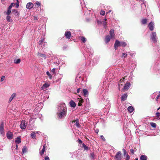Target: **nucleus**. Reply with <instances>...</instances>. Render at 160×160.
<instances>
[{
  "label": "nucleus",
  "mask_w": 160,
  "mask_h": 160,
  "mask_svg": "<svg viewBox=\"0 0 160 160\" xmlns=\"http://www.w3.org/2000/svg\"><path fill=\"white\" fill-rule=\"evenodd\" d=\"M67 109L65 104L61 102L58 105L57 112H67Z\"/></svg>",
  "instance_id": "1"
},
{
  "label": "nucleus",
  "mask_w": 160,
  "mask_h": 160,
  "mask_svg": "<svg viewBox=\"0 0 160 160\" xmlns=\"http://www.w3.org/2000/svg\"><path fill=\"white\" fill-rule=\"evenodd\" d=\"M127 45V43L124 41H119L118 40H116L114 44V48L115 50L117 49L118 47L122 46L125 47Z\"/></svg>",
  "instance_id": "2"
},
{
  "label": "nucleus",
  "mask_w": 160,
  "mask_h": 160,
  "mask_svg": "<svg viewBox=\"0 0 160 160\" xmlns=\"http://www.w3.org/2000/svg\"><path fill=\"white\" fill-rule=\"evenodd\" d=\"M67 112H57V118L59 120L64 119L67 115Z\"/></svg>",
  "instance_id": "3"
},
{
  "label": "nucleus",
  "mask_w": 160,
  "mask_h": 160,
  "mask_svg": "<svg viewBox=\"0 0 160 160\" xmlns=\"http://www.w3.org/2000/svg\"><path fill=\"white\" fill-rule=\"evenodd\" d=\"M150 39L154 43H156L157 42V36L155 32H152L150 36Z\"/></svg>",
  "instance_id": "4"
},
{
  "label": "nucleus",
  "mask_w": 160,
  "mask_h": 160,
  "mask_svg": "<svg viewBox=\"0 0 160 160\" xmlns=\"http://www.w3.org/2000/svg\"><path fill=\"white\" fill-rule=\"evenodd\" d=\"M115 160H121L122 158V154L121 151L118 152L114 156Z\"/></svg>",
  "instance_id": "5"
},
{
  "label": "nucleus",
  "mask_w": 160,
  "mask_h": 160,
  "mask_svg": "<svg viewBox=\"0 0 160 160\" xmlns=\"http://www.w3.org/2000/svg\"><path fill=\"white\" fill-rule=\"evenodd\" d=\"M28 124V122L26 121L23 120L21 121V123L20 125V127L21 129H25Z\"/></svg>",
  "instance_id": "6"
},
{
  "label": "nucleus",
  "mask_w": 160,
  "mask_h": 160,
  "mask_svg": "<svg viewBox=\"0 0 160 160\" xmlns=\"http://www.w3.org/2000/svg\"><path fill=\"white\" fill-rule=\"evenodd\" d=\"M4 130V122H2L0 125V134L2 135L5 134Z\"/></svg>",
  "instance_id": "7"
},
{
  "label": "nucleus",
  "mask_w": 160,
  "mask_h": 160,
  "mask_svg": "<svg viewBox=\"0 0 160 160\" xmlns=\"http://www.w3.org/2000/svg\"><path fill=\"white\" fill-rule=\"evenodd\" d=\"M6 136L8 139L11 140L13 138V134L12 132L8 131L7 133Z\"/></svg>",
  "instance_id": "8"
},
{
  "label": "nucleus",
  "mask_w": 160,
  "mask_h": 160,
  "mask_svg": "<svg viewBox=\"0 0 160 160\" xmlns=\"http://www.w3.org/2000/svg\"><path fill=\"white\" fill-rule=\"evenodd\" d=\"M154 23L152 22H150L148 25V27L150 31H152L154 29Z\"/></svg>",
  "instance_id": "9"
},
{
  "label": "nucleus",
  "mask_w": 160,
  "mask_h": 160,
  "mask_svg": "<svg viewBox=\"0 0 160 160\" xmlns=\"http://www.w3.org/2000/svg\"><path fill=\"white\" fill-rule=\"evenodd\" d=\"M131 85L130 83L127 82L126 83L123 87V89L125 90H127L129 89Z\"/></svg>",
  "instance_id": "10"
},
{
  "label": "nucleus",
  "mask_w": 160,
  "mask_h": 160,
  "mask_svg": "<svg viewBox=\"0 0 160 160\" xmlns=\"http://www.w3.org/2000/svg\"><path fill=\"white\" fill-rule=\"evenodd\" d=\"M82 94L86 98H88V91L87 89H84L82 90Z\"/></svg>",
  "instance_id": "11"
},
{
  "label": "nucleus",
  "mask_w": 160,
  "mask_h": 160,
  "mask_svg": "<svg viewBox=\"0 0 160 160\" xmlns=\"http://www.w3.org/2000/svg\"><path fill=\"white\" fill-rule=\"evenodd\" d=\"M37 55L39 57L43 58L44 59H46L47 58V56L45 54L41 53L39 52L38 53Z\"/></svg>",
  "instance_id": "12"
},
{
  "label": "nucleus",
  "mask_w": 160,
  "mask_h": 160,
  "mask_svg": "<svg viewBox=\"0 0 160 160\" xmlns=\"http://www.w3.org/2000/svg\"><path fill=\"white\" fill-rule=\"evenodd\" d=\"M33 6V4L31 2H28L26 5V7L28 9H30L32 8Z\"/></svg>",
  "instance_id": "13"
},
{
  "label": "nucleus",
  "mask_w": 160,
  "mask_h": 160,
  "mask_svg": "<svg viewBox=\"0 0 160 160\" xmlns=\"http://www.w3.org/2000/svg\"><path fill=\"white\" fill-rule=\"evenodd\" d=\"M65 35L67 38H70L71 37V33L70 31H66L65 33Z\"/></svg>",
  "instance_id": "14"
},
{
  "label": "nucleus",
  "mask_w": 160,
  "mask_h": 160,
  "mask_svg": "<svg viewBox=\"0 0 160 160\" xmlns=\"http://www.w3.org/2000/svg\"><path fill=\"white\" fill-rule=\"evenodd\" d=\"M12 13L17 16H19V14L17 9H14L12 10Z\"/></svg>",
  "instance_id": "15"
},
{
  "label": "nucleus",
  "mask_w": 160,
  "mask_h": 160,
  "mask_svg": "<svg viewBox=\"0 0 160 160\" xmlns=\"http://www.w3.org/2000/svg\"><path fill=\"white\" fill-rule=\"evenodd\" d=\"M53 62L54 64L57 65H58L60 63L59 60L57 57L54 58Z\"/></svg>",
  "instance_id": "16"
},
{
  "label": "nucleus",
  "mask_w": 160,
  "mask_h": 160,
  "mask_svg": "<svg viewBox=\"0 0 160 160\" xmlns=\"http://www.w3.org/2000/svg\"><path fill=\"white\" fill-rule=\"evenodd\" d=\"M49 84L48 83H45L41 87V89L42 90L45 89L47 88H48L49 87Z\"/></svg>",
  "instance_id": "17"
},
{
  "label": "nucleus",
  "mask_w": 160,
  "mask_h": 160,
  "mask_svg": "<svg viewBox=\"0 0 160 160\" xmlns=\"http://www.w3.org/2000/svg\"><path fill=\"white\" fill-rule=\"evenodd\" d=\"M128 94L127 93H124V94L122 95L121 96V100L122 101H124L127 98Z\"/></svg>",
  "instance_id": "18"
},
{
  "label": "nucleus",
  "mask_w": 160,
  "mask_h": 160,
  "mask_svg": "<svg viewBox=\"0 0 160 160\" xmlns=\"http://www.w3.org/2000/svg\"><path fill=\"white\" fill-rule=\"evenodd\" d=\"M111 37L109 35H107L105 38V42L107 43L110 41Z\"/></svg>",
  "instance_id": "19"
},
{
  "label": "nucleus",
  "mask_w": 160,
  "mask_h": 160,
  "mask_svg": "<svg viewBox=\"0 0 160 160\" xmlns=\"http://www.w3.org/2000/svg\"><path fill=\"white\" fill-rule=\"evenodd\" d=\"M70 106L72 108H75L76 107V104L75 102L73 100H71L70 102Z\"/></svg>",
  "instance_id": "20"
},
{
  "label": "nucleus",
  "mask_w": 160,
  "mask_h": 160,
  "mask_svg": "<svg viewBox=\"0 0 160 160\" xmlns=\"http://www.w3.org/2000/svg\"><path fill=\"white\" fill-rule=\"evenodd\" d=\"M45 145L46 144L44 145L41 151L40 152V154L41 156H42L44 154V152L45 151Z\"/></svg>",
  "instance_id": "21"
},
{
  "label": "nucleus",
  "mask_w": 160,
  "mask_h": 160,
  "mask_svg": "<svg viewBox=\"0 0 160 160\" xmlns=\"http://www.w3.org/2000/svg\"><path fill=\"white\" fill-rule=\"evenodd\" d=\"M15 142L17 144H19L21 142L20 136L16 138Z\"/></svg>",
  "instance_id": "22"
},
{
  "label": "nucleus",
  "mask_w": 160,
  "mask_h": 160,
  "mask_svg": "<svg viewBox=\"0 0 160 160\" xmlns=\"http://www.w3.org/2000/svg\"><path fill=\"white\" fill-rule=\"evenodd\" d=\"M110 37L111 38H112L114 37V31L113 29H112L110 31Z\"/></svg>",
  "instance_id": "23"
},
{
  "label": "nucleus",
  "mask_w": 160,
  "mask_h": 160,
  "mask_svg": "<svg viewBox=\"0 0 160 160\" xmlns=\"http://www.w3.org/2000/svg\"><path fill=\"white\" fill-rule=\"evenodd\" d=\"M148 157L145 155H141L140 157V160H147Z\"/></svg>",
  "instance_id": "24"
},
{
  "label": "nucleus",
  "mask_w": 160,
  "mask_h": 160,
  "mask_svg": "<svg viewBox=\"0 0 160 160\" xmlns=\"http://www.w3.org/2000/svg\"><path fill=\"white\" fill-rule=\"evenodd\" d=\"M134 110V108L132 106H129L128 108V110L129 112H132Z\"/></svg>",
  "instance_id": "25"
},
{
  "label": "nucleus",
  "mask_w": 160,
  "mask_h": 160,
  "mask_svg": "<svg viewBox=\"0 0 160 160\" xmlns=\"http://www.w3.org/2000/svg\"><path fill=\"white\" fill-rule=\"evenodd\" d=\"M16 96V93H13L11 96L9 100H8V102H11L12 100L13 99L14 97H15Z\"/></svg>",
  "instance_id": "26"
},
{
  "label": "nucleus",
  "mask_w": 160,
  "mask_h": 160,
  "mask_svg": "<svg viewBox=\"0 0 160 160\" xmlns=\"http://www.w3.org/2000/svg\"><path fill=\"white\" fill-rule=\"evenodd\" d=\"M80 39V40L83 43L87 41L86 38L83 36H81Z\"/></svg>",
  "instance_id": "27"
},
{
  "label": "nucleus",
  "mask_w": 160,
  "mask_h": 160,
  "mask_svg": "<svg viewBox=\"0 0 160 160\" xmlns=\"http://www.w3.org/2000/svg\"><path fill=\"white\" fill-rule=\"evenodd\" d=\"M155 117H156L157 120H160V112H157L155 114Z\"/></svg>",
  "instance_id": "28"
},
{
  "label": "nucleus",
  "mask_w": 160,
  "mask_h": 160,
  "mask_svg": "<svg viewBox=\"0 0 160 160\" xmlns=\"http://www.w3.org/2000/svg\"><path fill=\"white\" fill-rule=\"evenodd\" d=\"M82 147L84 148V150L86 151H88L89 150V148L84 143L82 144Z\"/></svg>",
  "instance_id": "29"
},
{
  "label": "nucleus",
  "mask_w": 160,
  "mask_h": 160,
  "mask_svg": "<svg viewBox=\"0 0 160 160\" xmlns=\"http://www.w3.org/2000/svg\"><path fill=\"white\" fill-rule=\"evenodd\" d=\"M35 6L37 8H39L41 6V4L38 1H36L35 3Z\"/></svg>",
  "instance_id": "30"
},
{
  "label": "nucleus",
  "mask_w": 160,
  "mask_h": 160,
  "mask_svg": "<svg viewBox=\"0 0 160 160\" xmlns=\"http://www.w3.org/2000/svg\"><path fill=\"white\" fill-rule=\"evenodd\" d=\"M36 133L35 132H32L31 134V136L33 139L35 138H36Z\"/></svg>",
  "instance_id": "31"
},
{
  "label": "nucleus",
  "mask_w": 160,
  "mask_h": 160,
  "mask_svg": "<svg viewBox=\"0 0 160 160\" xmlns=\"http://www.w3.org/2000/svg\"><path fill=\"white\" fill-rule=\"evenodd\" d=\"M27 148L26 147L24 146L22 148V151L23 153L24 154L27 151Z\"/></svg>",
  "instance_id": "32"
},
{
  "label": "nucleus",
  "mask_w": 160,
  "mask_h": 160,
  "mask_svg": "<svg viewBox=\"0 0 160 160\" xmlns=\"http://www.w3.org/2000/svg\"><path fill=\"white\" fill-rule=\"evenodd\" d=\"M44 39V38L43 37H42L39 40L38 42V43L40 45L43 42Z\"/></svg>",
  "instance_id": "33"
},
{
  "label": "nucleus",
  "mask_w": 160,
  "mask_h": 160,
  "mask_svg": "<svg viewBox=\"0 0 160 160\" xmlns=\"http://www.w3.org/2000/svg\"><path fill=\"white\" fill-rule=\"evenodd\" d=\"M62 77V74H60L59 76V78L57 80H56V82H60L61 80Z\"/></svg>",
  "instance_id": "34"
},
{
  "label": "nucleus",
  "mask_w": 160,
  "mask_h": 160,
  "mask_svg": "<svg viewBox=\"0 0 160 160\" xmlns=\"http://www.w3.org/2000/svg\"><path fill=\"white\" fill-rule=\"evenodd\" d=\"M20 62L21 60L19 58L17 59H15L14 61V63L16 64L19 63Z\"/></svg>",
  "instance_id": "35"
},
{
  "label": "nucleus",
  "mask_w": 160,
  "mask_h": 160,
  "mask_svg": "<svg viewBox=\"0 0 160 160\" xmlns=\"http://www.w3.org/2000/svg\"><path fill=\"white\" fill-rule=\"evenodd\" d=\"M83 102V100L82 99H80L78 103V105L79 106H82V103Z\"/></svg>",
  "instance_id": "36"
},
{
  "label": "nucleus",
  "mask_w": 160,
  "mask_h": 160,
  "mask_svg": "<svg viewBox=\"0 0 160 160\" xmlns=\"http://www.w3.org/2000/svg\"><path fill=\"white\" fill-rule=\"evenodd\" d=\"M11 17L10 15H7L6 18L7 21L9 22H12V20L11 19Z\"/></svg>",
  "instance_id": "37"
},
{
  "label": "nucleus",
  "mask_w": 160,
  "mask_h": 160,
  "mask_svg": "<svg viewBox=\"0 0 160 160\" xmlns=\"http://www.w3.org/2000/svg\"><path fill=\"white\" fill-rule=\"evenodd\" d=\"M11 9L9 8H8V10L6 12V14L7 15H10L11 12Z\"/></svg>",
  "instance_id": "38"
},
{
  "label": "nucleus",
  "mask_w": 160,
  "mask_h": 160,
  "mask_svg": "<svg viewBox=\"0 0 160 160\" xmlns=\"http://www.w3.org/2000/svg\"><path fill=\"white\" fill-rule=\"evenodd\" d=\"M46 73L47 75L48 76L49 79H51L52 78V76L50 74L49 72L48 71L46 72Z\"/></svg>",
  "instance_id": "39"
},
{
  "label": "nucleus",
  "mask_w": 160,
  "mask_h": 160,
  "mask_svg": "<svg viewBox=\"0 0 160 160\" xmlns=\"http://www.w3.org/2000/svg\"><path fill=\"white\" fill-rule=\"evenodd\" d=\"M127 54L125 53H123L122 55V58H127Z\"/></svg>",
  "instance_id": "40"
},
{
  "label": "nucleus",
  "mask_w": 160,
  "mask_h": 160,
  "mask_svg": "<svg viewBox=\"0 0 160 160\" xmlns=\"http://www.w3.org/2000/svg\"><path fill=\"white\" fill-rule=\"evenodd\" d=\"M150 124L151 126L153 128H155L156 127V124L154 122H150Z\"/></svg>",
  "instance_id": "41"
},
{
  "label": "nucleus",
  "mask_w": 160,
  "mask_h": 160,
  "mask_svg": "<svg viewBox=\"0 0 160 160\" xmlns=\"http://www.w3.org/2000/svg\"><path fill=\"white\" fill-rule=\"evenodd\" d=\"M147 19L146 18L143 19L142 20V23L143 24H145L147 23Z\"/></svg>",
  "instance_id": "42"
},
{
  "label": "nucleus",
  "mask_w": 160,
  "mask_h": 160,
  "mask_svg": "<svg viewBox=\"0 0 160 160\" xmlns=\"http://www.w3.org/2000/svg\"><path fill=\"white\" fill-rule=\"evenodd\" d=\"M95 157V154L94 152H92L90 153V157L92 159H94Z\"/></svg>",
  "instance_id": "43"
},
{
  "label": "nucleus",
  "mask_w": 160,
  "mask_h": 160,
  "mask_svg": "<svg viewBox=\"0 0 160 160\" xmlns=\"http://www.w3.org/2000/svg\"><path fill=\"white\" fill-rule=\"evenodd\" d=\"M156 65L158 69L160 68V61H158V62H157Z\"/></svg>",
  "instance_id": "44"
},
{
  "label": "nucleus",
  "mask_w": 160,
  "mask_h": 160,
  "mask_svg": "<svg viewBox=\"0 0 160 160\" xmlns=\"http://www.w3.org/2000/svg\"><path fill=\"white\" fill-rule=\"evenodd\" d=\"M128 54L129 55H130V56L132 57H133V56H134L135 55L134 53L130 52H128Z\"/></svg>",
  "instance_id": "45"
},
{
  "label": "nucleus",
  "mask_w": 160,
  "mask_h": 160,
  "mask_svg": "<svg viewBox=\"0 0 160 160\" xmlns=\"http://www.w3.org/2000/svg\"><path fill=\"white\" fill-rule=\"evenodd\" d=\"M15 5V3H13V2H12V3L9 6V7H8L9 8H10L11 9L12 7L13 6H14Z\"/></svg>",
  "instance_id": "46"
},
{
  "label": "nucleus",
  "mask_w": 160,
  "mask_h": 160,
  "mask_svg": "<svg viewBox=\"0 0 160 160\" xmlns=\"http://www.w3.org/2000/svg\"><path fill=\"white\" fill-rule=\"evenodd\" d=\"M15 5H16V7L17 8H18L19 6V0H17V2L16 3H15Z\"/></svg>",
  "instance_id": "47"
},
{
  "label": "nucleus",
  "mask_w": 160,
  "mask_h": 160,
  "mask_svg": "<svg viewBox=\"0 0 160 160\" xmlns=\"http://www.w3.org/2000/svg\"><path fill=\"white\" fill-rule=\"evenodd\" d=\"M103 28H107V22H105V21H103Z\"/></svg>",
  "instance_id": "48"
},
{
  "label": "nucleus",
  "mask_w": 160,
  "mask_h": 160,
  "mask_svg": "<svg viewBox=\"0 0 160 160\" xmlns=\"http://www.w3.org/2000/svg\"><path fill=\"white\" fill-rule=\"evenodd\" d=\"M75 124H76V126L78 128H79L80 127V125L79 124V122H78H78H76V123H75Z\"/></svg>",
  "instance_id": "49"
},
{
  "label": "nucleus",
  "mask_w": 160,
  "mask_h": 160,
  "mask_svg": "<svg viewBox=\"0 0 160 160\" xmlns=\"http://www.w3.org/2000/svg\"><path fill=\"white\" fill-rule=\"evenodd\" d=\"M86 51L87 52H90V53L91 54L92 53V49L91 48H88L87 50H86Z\"/></svg>",
  "instance_id": "50"
},
{
  "label": "nucleus",
  "mask_w": 160,
  "mask_h": 160,
  "mask_svg": "<svg viewBox=\"0 0 160 160\" xmlns=\"http://www.w3.org/2000/svg\"><path fill=\"white\" fill-rule=\"evenodd\" d=\"M126 157L125 160H129L130 159V157L128 154H126Z\"/></svg>",
  "instance_id": "51"
},
{
  "label": "nucleus",
  "mask_w": 160,
  "mask_h": 160,
  "mask_svg": "<svg viewBox=\"0 0 160 160\" xmlns=\"http://www.w3.org/2000/svg\"><path fill=\"white\" fill-rule=\"evenodd\" d=\"M105 14V12L104 11L101 10L100 12V14L102 15H104Z\"/></svg>",
  "instance_id": "52"
},
{
  "label": "nucleus",
  "mask_w": 160,
  "mask_h": 160,
  "mask_svg": "<svg viewBox=\"0 0 160 160\" xmlns=\"http://www.w3.org/2000/svg\"><path fill=\"white\" fill-rule=\"evenodd\" d=\"M77 141L79 144H81L82 143V141L79 138L78 139Z\"/></svg>",
  "instance_id": "53"
},
{
  "label": "nucleus",
  "mask_w": 160,
  "mask_h": 160,
  "mask_svg": "<svg viewBox=\"0 0 160 160\" xmlns=\"http://www.w3.org/2000/svg\"><path fill=\"white\" fill-rule=\"evenodd\" d=\"M100 137V138H101V139H102L103 141H105L106 139L103 135H101Z\"/></svg>",
  "instance_id": "54"
},
{
  "label": "nucleus",
  "mask_w": 160,
  "mask_h": 160,
  "mask_svg": "<svg viewBox=\"0 0 160 160\" xmlns=\"http://www.w3.org/2000/svg\"><path fill=\"white\" fill-rule=\"evenodd\" d=\"M140 1L141 3H142V5L143 4L145 6H146L145 4V1L144 0H140Z\"/></svg>",
  "instance_id": "55"
},
{
  "label": "nucleus",
  "mask_w": 160,
  "mask_h": 160,
  "mask_svg": "<svg viewBox=\"0 0 160 160\" xmlns=\"http://www.w3.org/2000/svg\"><path fill=\"white\" fill-rule=\"evenodd\" d=\"M5 76H2V77L0 79L1 82H2L5 79Z\"/></svg>",
  "instance_id": "56"
},
{
  "label": "nucleus",
  "mask_w": 160,
  "mask_h": 160,
  "mask_svg": "<svg viewBox=\"0 0 160 160\" xmlns=\"http://www.w3.org/2000/svg\"><path fill=\"white\" fill-rule=\"evenodd\" d=\"M122 86V84H120L119 83L118 84V89L120 90V88L121 86Z\"/></svg>",
  "instance_id": "57"
},
{
  "label": "nucleus",
  "mask_w": 160,
  "mask_h": 160,
  "mask_svg": "<svg viewBox=\"0 0 160 160\" xmlns=\"http://www.w3.org/2000/svg\"><path fill=\"white\" fill-rule=\"evenodd\" d=\"M122 150L123 151L124 156H126V151L124 149H123Z\"/></svg>",
  "instance_id": "58"
},
{
  "label": "nucleus",
  "mask_w": 160,
  "mask_h": 160,
  "mask_svg": "<svg viewBox=\"0 0 160 160\" xmlns=\"http://www.w3.org/2000/svg\"><path fill=\"white\" fill-rule=\"evenodd\" d=\"M55 68H53L52 69V70H51V72L52 73H54L55 72Z\"/></svg>",
  "instance_id": "59"
},
{
  "label": "nucleus",
  "mask_w": 160,
  "mask_h": 160,
  "mask_svg": "<svg viewBox=\"0 0 160 160\" xmlns=\"http://www.w3.org/2000/svg\"><path fill=\"white\" fill-rule=\"evenodd\" d=\"M44 159L45 160H50L48 156H45L44 158Z\"/></svg>",
  "instance_id": "60"
},
{
  "label": "nucleus",
  "mask_w": 160,
  "mask_h": 160,
  "mask_svg": "<svg viewBox=\"0 0 160 160\" xmlns=\"http://www.w3.org/2000/svg\"><path fill=\"white\" fill-rule=\"evenodd\" d=\"M130 152L131 153L133 154L134 153V150L133 149H130Z\"/></svg>",
  "instance_id": "61"
},
{
  "label": "nucleus",
  "mask_w": 160,
  "mask_h": 160,
  "mask_svg": "<svg viewBox=\"0 0 160 160\" xmlns=\"http://www.w3.org/2000/svg\"><path fill=\"white\" fill-rule=\"evenodd\" d=\"M157 50H158V53L160 54V48H157Z\"/></svg>",
  "instance_id": "62"
},
{
  "label": "nucleus",
  "mask_w": 160,
  "mask_h": 160,
  "mask_svg": "<svg viewBox=\"0 0 160 160\" xmlns=\"http://www.w3.org/2000/svg\"><path fill=\"white\" fill-rule=\"evenodd\" d=\"M78 121L79 122V119L78 118H76L75 120H74L73 121V122H78Z\"/></svg>",
  "instance_id": "63"
},
{
  "label": "nucleus",
  "mask_w": 160,
  "mask_h": 160,
  "mask_svg": "<svg viewBox=\"0 0 160 160\" xmlns=\"http://www.w3.org/2000/svg\"><path fill=\"white\" fill-rule=\"evenodd\" d=\"M80 88H78L77 89V92L78 93H79L80 91Z\"/></svg>",
  "instance_id": "64"
}]
</instances>
